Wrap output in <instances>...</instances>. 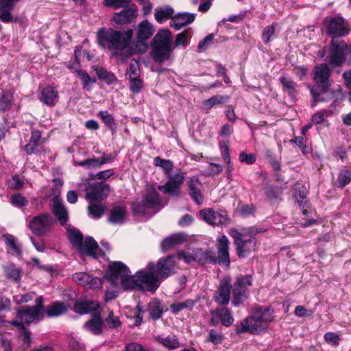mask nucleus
<instances>
[{"instance_id": "obj_1", "label": "nucleus", "mask_w": 351, "mask_h": 351, "mask_svg": "<svg viewBox=\"0 0 351 351\" xmlns=\"http://www.w3.org/2000/svg\"><path fill=\"white\" fill-rule=\"evenodd\" d=\"M133 29L125 31L115 30L112 28L100 29L97 33V41L104 49L115 50L114 56L124 61L134 53V47L132 43Z\"/></svg>"}, {"instance_id": "obj_2", "label": "nucleus", "mask_w": 351, "mask_h": 351, "mask_svg": "<svg viewBox=\"0 0 351 351\" xmlns=\"http://www.w3.org/2000/svg\"><path fill=\"white\" fill-rule=\"evenodd\" d=\"M273 320L272 311L269 308L256 306L253 308L252 314L236 326L238 334L250 332L258 334L264 331L268 322Z\"/></svg>"}, {"instance_id": "obj_3", "label": "nucleus", "mask_w": 351, "mask_h": 351, "mask_svg": "<svg viewBox=\"0 0 351 351\" xmlns=\"http://www.w3.org/2000/svg\"><path fill=\"white\" fill-rule=\"evenodd\" d=\"M151 56L154 62L161 63L170 59L173 50L171 32L160 29L154 35L151 44Z\"/></svg>"}, {"instance_id": "obj_4", "label": "nucleus", "mask_w": 351, "mask_h": 351, "mask_svg": "<svg viewBox=\"0 0 351 351\" xmlns=\"http://www.w3.org/2000/svg\"><path fill=\"white\" fill-rule=\"evenodd\" d=\"M330 70L328 64H320L314 67L313 79L320 88L308 85V88L313 98L312 106H315L317 103L325 101L320 96L328 91V88L330 86Z\"/></svg>"}, {"instance_id": "obj_5", "label": "nucleus", "mask_w": 351, "mask_h": 351, "mask_svg": "<svg viewBox=\"0 0 351 351\" xmlns=\"http://www.w3.org/2000/svg\"><path fill=\"white\" fill-rule=\"evenodd\" d=\"M128 267L122 262H114L109 266L106 280L114 287H121L125 290H132L136 285Z\"/></svg>"}, {"instance_id": "obj_6", "label": "nucleus", "mask_w": 351, "mask_h": 351, "mask_svg": "<svg viewBox=\"0 0 351 351\" xmlns=\"http://www.w3.org/2000/svg\"><path fill=\"white\" fill-rule=\"evenodd\" d=\"M68 238L71 244L82 254L94 258L99 256L98 244L93 237H86L83 241L82 233L75 228H70L68 230Z\"/></svg>"}, {"instance_id": "obj_7", "label": "nucleus", "mask_w": 351, "mask_h": 351, "mask_svg": "<svg viewBox=\"0 0 351 351\" xmlns=\"http://www.w3.org/2000/svg\"><path fill=\"white\" fill-rule=\"evenodd\" d=\"M147 271L141 270L132 276L136 285L132 289H140L154 291L159 287V278L155 271V265L152 263L148 264Z\"/></svg>"}, {"instance_id": "obj_8", "label": "nucleus", "mask_w": 351, "mask_h": 351, "mask_svg": "<svg viewBox=\"0 0 351 351\" xmlns=\"http://www.w3.org/2000/svg\"><path fill=\"white\" fill-rule=\"evenodd\" d=\"M258 233V230L254 228H250L247 232H239L235 230H232L230 232L233 237L237 247V252L239 257H246L249 253L254 250L256 246V240L252 237Z\"/></svg>"}, {"instance_id": "obj_9", "label": "nucleus", "mask_w": 351, "mask_h": 351, "mask_svg": "<svg viewBox=\"0 0 351 351\" xmlns=\"http://www.w3.org/2000/svg\"><path fill=\"white\" fill-rule=\"evenodd\" d=\"M162 202L159 193L155 189H152L144 195L141 203H132V209L135 214L143 215L146 214L147 209H160Z\"/></svg>"}, {"instance_id": "obj_10", "label": "nucleus", "mask_w": 351, "mask_h": 351, "mask_svg": "<svg viewBox=\"0 0 351 351\" xmlns=\"http://www.w3.org/2000/svg\"><path fill=\"white\" fill-rule=\"evenodd\" d=\"M324 24L327 35L332 39L346 36L351 31L350 23L340 16L326 17L324 19Z\"/></svg>"}, {"instance_id": "obj_11", "label": "nucleus", "mask_w": 351, "mask_h": 351, "mask_svg": "<svg viewBox=\"0 0 351 351\" xmlns=\"http://www.w3.org/2000/svg\"><path fill=\"white\" fill-rule=\"evenodd\" d=\"M154 32V25L147 20L140 22L136 29V40L133 42L134 52L136 53H144L148 49L147 40Z\"/></svg>"}, {"instance_id": "obj_12", "label": "nucleus", "mask_w": 351, "mask_h": 351, "mask_svg": "<svg viewBox=\"0 0 351 351\" xmlns=\"http://www.w3.org/2000/svg\"><path fill=\"white\" fill-rule=\"evenodd\" d=\"M54 223L49 213H42L34 217L29 222L28 227L37 236H43L51 231Z\"/></svg>"}, {"instance_id": "obj_13", "label": "nucleus", "mask_w": 351, "mask_h": 351, "mask_svg": "<svg viewBox=\"0 0 351 351\" xmlns=\"http://www.w3.org/2000/svg\"><path fill=\"white\" fill-rule=\"evenodd\" d=\"M43 317L44 315L39 314L36 308L27 306L18 310L16 319L10 324L19 328H24L25 325H29L35 320H41Z\"/></svg>"}, {"instance_id": "obj_14", "label": "nucleus", "mask_w": 351, "mask_h": 351, "mask_svg": "<svg viewBox=\"0 0 351 351\" xmlns=\"http://www.w3.org/2000/svg\"><path fill=\"white\" fill-rule=\"evenodd\" d=\"M251 286L252 278L250 276L239 278L236 280L232 286L233 305L237 306L246 300L247 291Z\"/></svg>"}, {"instance_id": "obj_15", "label": "nucleus", "mask_w": 351, "mask_h": 351, "mask_svg": "<svg viewBox=\"0 0 351 351\" xmlns=\"http://www.w3.org/2000/svg\"><path fill=\"white\" fill-rule=\"evenodd\" d=\"M177 265L176 256H168L161 258L155 265V271L160 278H166L176 273Z\"/></svg>"}, {"instance_id": "obj_16", "label": "nucleus", "mask_w": 351, "mask_h": 351, "mask_svg": "<svg viewBox=\"0 0 351 351\" xmlns=\"http://www.w3.org/2000/svg\"><path fill=\"white\" fill-rule=\"evenodd\" d=\"M186 173L180 172L170 174L167 182L164 185L158 186V189L172 196H178L180 193L181 185L184 183Z\"/></svg>"}, {"instance_id": "obj_17", "label": "nucleus", "mask_w": 351, "mask_h": 351, "mask_svg": "<svg viewBox=\"0 0 351 351\" xmlns=\"http://www.w3.org/2000/svg\"><path fill=\"white\" fill-rule=\"evenodd\" d=\"M109 192V184L104 182H93L89 184L85 197L90 202H100L108 197Z\"/></svg>"}, {"instance_id": "obj_18", "label": "nucleus", "mask_w": 351, "mask_h": 351, "mask_svg": "<svg viewBox=\"0 0 351 351\" xmlns=\"http://www.w3.org/2000/svg\"><path fill=\"white\" fill-rule=\"evenodd\" d=\"M234 322L232 311L226 307L217 308L210 311V318L208 324L210 326H217L219 323L228 327Z\"/></svg>"}, {"instance_id": "obj_19", "label": "nucleus", "mask_w": 351, "mask_h": 351, "mask_svg": "<svg viewBox=\"0 0 351 351\" xmlns=\"http://www.w3.org/2000/svg\"><path fill=\"white\" fill-rule=\"evenodd\" d=\"M231 288V278L230 277L224 278L221 280L218 289L214 293V301L221 305L228 304L230 301Z\"/></svg>"}, {"instance_id": "obj_20", "label": "nucleus", "mask_w": 351, "mask_h": 351, "mask_svg": "<svg viewBox=\"0 0 351 351\" xmlns=\"http://www.w3.org/2000/svg\"><path fill=\"white\" fill-rule=\"evenodd\" d=\"M346 48L347 45L344 40L332 39L330 43V63L337 66L341 65L345 59L344 51Z\"/></svg>"}, {"instance_id": "obj_21", "label": "nucleus", "mask_w": 351, "mask_h": 351, "mask_svg": "<svg viewBox=\"0 0 351 351\" xmlns=\"http://www.w3.org/2000/svg\"><path fill=\"white\" fill-rule=\"evenodd\" d=\"M200 218L210 226H221L226 223L228 218L226 214L215 211L212 208H205L199 211Z\"/></svg>"}, {"instance_id": "obj_22", "label": "nucleus", "mask_w": 351, "mask_h": 351, "mask_svg": "<svg viewBox=\"0 0 351 351\" xmlns=\"http://www.w3.org/2000/svg\"><path fill=\"white\" fill-rule=\"evenodd\" d=\"M72 278L78 285L88 289H99L102 285V280L100 278L93 277L86 272L75 273Z\"/></svg>"}, {"instance_id": "obj_23", "label": "nucleus", "mask_w": 351, "mask_h": 351, "mask_svg": "<svg viewBox=\"0 0 351 351\" xmlns=\"http://www.w3.org/2000/svg\"><path fill=\"white\" fill-rule=\"evenodd\" d=\"M137 8L135 5L125 6L120 12L114 13L112 21L117 25H125L134 21L136 17Z\"/></svg>"}, {"instance_id": "obj_24", "label": "nucleus", "mask_w": 351, "mask_h": 351, "mask_svg": "<svg viewBox=\"0 0 351 351\" xmlns=\"http://www.w3.org/2000/svg\"><path fill=\"white\" fill-rule=\"evenodd\" d=\"M189 187V193L191 199L197 204L200 205L204 202L202 194V184L197 176H193L189 179L187 182Z\"/></svg>"}, {"instance_id": "obj_25", "label": "nucleus", "mask_w": 351, "mask_h": 351, "mask_svg": "<svg viewBox=\"0 0 351 351\" xmlns=\"http://www.w3.org/2000/svg\"><path fill=\"white\" fill-rule=\"evenodd\" d=\"M217 248L219 263L229 267L230 263L228 252L229 241L226 236L222 235L217 239Z\"/></svg>"}, {"instance_id": "obj_26", "label": "nucleus", "mask_w": 351, "mask_h": 351, "mask_svg": "<svg viewBox=\"0 0 351 351\" xmlns=\"http://www.w3.org/2000/svg\"><path fill=\"white\" fill-rule=\"evenodd\" d=\"M52 211L61 225H64L68 221V211L63 204L62 200L56 196L52 200Z\"/></svg>"}, {"instance_id": "obj_27", "label": "nucleus", "mask_w": 351, "mask_h": 351, "mask_svg": "<svg viewBox=\"0 0 351 351\" xmlns=\"http://www.w3.org/2000/svg\"><path fill=\"white\" fill-rule=\"evenodd\" d=\"M73 308L74 311L80 314H86L91 312L97 313H99L100 306L96 302L85 300L77 301Z\"/></svg>"}, {"instance_id": "obj_28", "label": "nucleus", "mask_w": 351, "mask_h": 351, "mask_svg": "<svg viewBox=\"0 0 351 351\" xmlns=\"http://www.w3.org/2000/svg\"><path fill=\"white\" fill-rule=\"evenodd\" d=\"M58 99V92L56 87L48 85L41 90L40 100L49 106H55Z\"/></svg>"}, {"instance_id": "obj_29", "label": "nucleus", "mask_w": 351, "mask_h": 351, "mask_svg": "<svg viewBox=\"0 0 351 351\" xmlns=\"http://www.w3.org/2000/svg\"><path fill=\"white\" fill-rule=\"evenodd\" d=\"M195 14L191 13H182L178 14L173 17L171 22L170 25L171 27L175 28L176 30L180 29L182 27L191 23L195 20Z\"/></svg>"}, {"instance_id": "obj_30", "label": "nucleus", "mask_w": 351, "mask_h": 351, "mask_svg": "<svg viewBox=\"0 0 351 351\" xmlns=\"http://www.w3.org/2000/svg\"><path fill=\"white\" fill-rule=\"evenodd\" d=\"M127 219L126 209L123 206L113 207L109 213L108 221L112 224H122Z\"/></svg>"}, {"instance_id": "obj_31", "label": "nucleus", "mask_w": 351, "mask_h": 351, "mask_svg": "<svg viewBox=\"0 0 351 351\" xmlns=\"http://www.w3.org/2000/svg\"><path fill=\"white\" fill-rule=\"evenodd\" d=\"M8 252L13 256H19L22 254L21 245L17 242L16 239L12 234L3 235Z\"/></svg>"}, {"instance_id": "obj_32", "label": "nucleus", "mask_w": 351, "mask_h": 351, "mask_svg": "<svg viewBox=\"0 0 351 351\" xmlns=\"http://www.w3.org/2000/svg\"><path fill=\"white\" fill-rule=\"evenodd\" d=\"M69 304L62 302H54L45 308L46 314L49 317H58L67 312Z\"/></svg>"}, {"instance_id": "obj_33", "label": "nucleus", "mask_w": 351, "mask_h": 351, "mask_svg": "<svg viewBox=\"0 0 351 351\" xmlns=\"http://www.w3.org/2000/svg\"><path fill=\"white\" fill-rule=\"evenodd\" d=\"M185 238V235L182 233L172 234L162 242L161 248L163 251H167L182 243Z\"/></svg>"}, {"instance_id": "obj_34", "label": "nucleus", "mask_w": 351, "mask_h": 351, "mask_svg": "<svg viewBox=\"0 0 351 351\" xmlns=\"http://www.w3.org/2000/svg\"><path fill=\"white\" fill-rule=\"evenodd\" d=\"M103 321L99 315V313H94L93 318L86 322L84 324V327L93 333L94 335H98L102 332Z\"/></svg>"}, {"instance_id": "obj_35", "label": "nucleus", "mask_w": 351, "mask_h": 351, "mask_svg": "<svg viewBox=\"0 0 351 351\" xmlns=\"http://www.w3.org/2000/svg\"><path fill=\"white\" fill-rule=\"evenodd\" d=\"M195 261L199 263H204L206 262L215 263L217 257L215 253L212 250H202V249H197L194 250Z\"/></svg>"}, {"instance_id": "obj_36", "label": "nucleus", "mask_w": 351, "mask_h": 351, "mask_svg": "<svg viewBox=\"0 0 351 351\" xmlns=\"http://www.w3.org/2000/svg\"><path fill=\"white\" fill-rule=\"evenodd\" d=\"M147 311L152 319L157 320L160 318L163 313V308L160 301L156 298L152 300L148 304Z\"/></svg>"}, {"instance_id": "obj_37", "label": "nucleus", "mask_w": 351, "mask_h": 351, "mask_svg": "<svg viewBox=\"0 0 351 351\" xmlns=\"http://www.w3.org/2000/svg\"><path fill=\"white\" fill-rule=\"evenodd\" d=\"M279 80L282 85L283 91L287 93L291 97H295L298 93L296 83L287 76H281Z\"/></svg>"}, {"instance_id": "obj_38", "label": "nucleus", "mask_w": 351, "mask_h": 351, "mask_svg": "<svg viewBox=\"0 0 351 351\" xmlns=\"http://www.w3.org/2000/svg\"><path fill=\"white\" fill-rule=\"evenodd\" d=\"M294 197L300 207H304L306 204V189L304 184L300 182L295 184L293 186Z\"/></svg>"}, {"instance_id": "obj_39", "label": "nucleus", "mask_w": 351, "mask_h": 351, "mask_svg": "<svg viewBox=\"0 0 351 351\" xmlns=\"http://www.w3.org/2000/svg\"><path fill=\"white\" fill-rule=\"evenodd\" d=\"M173 13V9L169 5L164 8H157L154 13L155 19L159 23H162L165 21L171 19Z\"/></svg>"}, {"instance_id": "obj_40", "label": "nucleus", "mask_w": 351, "mask_h": 351, "mask_svg": "<svg viewBox=\"0 0 351 351\" xmlns=\"http://www.w3.org/2000/svg\"><path fill=\"white\" fill-rule=\"evenodd\" d=\"M199 297H197L195 300L188 299L182 302L172 304L170 306L171 310L173 313H178L183 309L191 310L199 301Z\"/></svg>"}, {"instance_id": "obj_41", "label": "nucleus", "mask_w": 351, "mask_h": 351, "mask_svg": "<svg viewBox=\"0 0 351 351\" xmlns=\"http://www.w3.org/2000/svg\"><path fill=\"white\" fill-rule=\"evenodd\" d=\"M230 97L228 95H215L208 99L203 101V107L206 110L211 109L214 106L217 104H222L227 102Z\"/></svg>"}, {"instance_id": "obj_42", "label": "nucleus", "mask_w": 351, "mask_h": 351, "mask_svg": "<svg viewBox=\"0 0 351 351\" xmlns=\"http://www.w3.org/2000/svg\"><path fill=\"white\" fill-rule=\"evenodd\" d=\"M4 271L8 278L16 282H19L21 280V269L16 267L14 265L10 264L4 267Z\"/></svg>"}, {"instance_id": "obj_43", "label": "nucleus", "mask_w": 351, "mask_h": 351, "mask_svg": "<svg viewBox=\"0 0 351 351\" xmlns=\"http://www.w3.org/2000/svg\"><path fill=\"white\" fill-rule=\"evenodd\" d=\"M155 339L158 343H161L170 350L176 349L180 346L178 339L174 337L169 336L165 338H162L160 336H157Z\"/></svg>"}, {"instance_id": "obj_44", "label": "nucleus", "mask_w": 351, "mask_h": 351, "mask_svg": "<svg viewBox=\"0 0 351 351\" xmlns=\"http://www.w3.org/2000/svg\"><path fill=\"white\" fill-rule=\"evenodd\" d=\"M106 207L99 204H90L88 206L89 215L95 219L100 218L104 214Z\"/></svg>"}, {"instance_id": "obj_45", "label": "nucleus", "mask_w": 351, "mask_h": 351, "mask_svg": "<svg viewBox=\"0 0 351 351\" xmlns=\"http://www.w3.org/2000/svg\"><path fill=\"white\" fill-rule=\"evenodd\" d=\"M75 73L77 77L82 81L84 89L89 90L90 89L89 85L95 82V80L91 78L85 71L76 70Z\"/></svg>"}, {"instance_id": "obj_46", "label": "nucleus", "mask_w": 351, "mask_h": 351, "mask_svg": "<svg viewBox=\"0 0 351 351\" xmlns=\"http://www.w3.org/2000/svg\"><path fill=\"white\" fill-rule=\"evenodd\" d=\"M99 116L104 123L114 132L117 128V123L113 117L107 111H100Z\"/></svg>"}, {"instance_id": "obj_47", "label": "nucleus", "mask_w": 351, "mask_h": 351, "mask_svg": "<svg viewBox=\"0 0 351 351\" xmlns=\"http://www.w3.org/2000/svg\"><path fill=\"white\" fill-rule=\"evenodd\" d=\"M94 70L96 71V73L99 79L105 80L108 83H112L116 80V77L114 74L108 72L104 68L95 66L93 67Z\"/></svg>"}, {"instance_id": "obj_48", "label": "nucleus", "mask_w": 351, "mask_h": 351, "mask_svg": "<svg viewBox=\"0 0 351 351\" xmlns=\"http://www.w3.org/2000/svg\"><path fill=\"white\" fill-rule=\"evenodd\" d=\"M154 161V165L162 168L165 173H169L173 167V164L170 160H165L160 157H156Z\"/></svg>"}, {"instance_id": "obj_49", "label": "nucleus", "mask_w": 351, "mask_h": 351, "mask_svg": "<svg viewBox=\"0 0 351 351\" xmlns=\"http://www.w3.org/2000/svg\"><path fill=\"white\" fill-rule=\"evenodd\" d=\"M130 80V90L133 93H138L140 92L143 87V80L139 77H131L128 79Z\"/></svg>"}, {"instance_id": "obj_50", "label": "nucleus", "mask_w": 351, "mask_h": 351, "mask_svg": "<svg viewBox=\"0 0 351 351\" xmlns=\"http://www.w3.org/2000/svg\"><path fill=\"white\" fill-rule=\"evenodd\" d=\"M130 1L131 0H104V5L106 7H112L114 9H119L124 8L130 3Z\"/></svg>"}, {"instance_id": "obj_51", "label": "nucleus", "mask_w": 351, "mask_h": 351, "mask_svg": "<svg viewBox=\"0 0 351 351\" xmlns=\"http://www.w3.org/2000/svg\"><path fill=\"white\" fill-rule=\"evenodd\" d=\"M75 165H78V166L85 167L87 169H90V168L97 169V168H99L101 167L100 164H99V158H88L84 161L76 162Z\"/></svg>"}, {"instance_id": "obj_52", "label": "nucleus", "mask_w": 351, "mask_h": 351, "mask_svg": "<svg viewBox=\"0 0 351 351\" xmlns=\"http://www.w3.org/2000/svg\"><path fill=\"white\" fill-rule=\"evenodd\" d=\"M239 160L241 162L246 165H252L256 160V156L254 154H247L245 152H242L239 156Z\"/></svg>"}, {"instance_id": "obj_53", "label": "nucleus", "mask_w": 351, "mask_h": 351, "mask_svg": "<svg viewBox=\"0 0 351 351\" xmlns=\"http://www.w3.org/2000/svg\"><path fill=\"white\" fill-rule=\"evenodd\" d=\"M351 181V172L349 171H342L339 175L338 182L339 186L343 188Z\"/></svg>"}, {"instance_id": "obj_54", "label": "nucleus", "mask_w": 351, "mask_h": 351, "mask_svg": "<svg viewBox=\"0 0 351 351\" xmlns=\"http://www.w3.org/2000/svg\"><path fill=\"white\" fill-rule=\"evenodd\" d=\"M126 75H128V79L139 76L140 69L138 64L136 61H132L130 62Z\"/></svg>"}, {"instance_id": "obj_55", "label": "nucleus", "mask_w": 351, "mask_h": 351, "mask_svg": "<svg viewBox=\"0 0 351 351\" xmlns=\"http://www.w3.org/2000/svg\"><path fill=\"white\" fill-rule=\"evenodd\" d=\"M11 203L17 207L22 208L27 204L28 201L22 195L16 194L12 196Z\"/></svg>"}, {"instance_id": "obj_56", "label": "nucleus", "mask_w": 351, "mask_h": 351, "mask_svg": "<svg viewBox=\"0 0 351 351\" xmlns=\"http://www.w3.org/2000/svg\"><path fill=\"white\" fill-rule=\"evenodd\" d=\"M106 322L111 328H116L121 325L119 317L114 316L112 311L109 313L108 317L106 318Z\"/></svg>"}, {"instance_id": "obj_57", "label": "nucleus", "mask_w": 351, "mask_h": 351, "mask_svg": "<svg viewBox=\"0 0 351 351\" xmlns=\"http://www.w3.org/2000/svg\"><path fill=\"white\" fill-rule=\"evenodd\" d=\"M275 33V25L273 24L271 25L267 26L262 34V38L265 43H268L270 41V38Z\"/></svg>"}, {"instance_id": "obj_58", "label": "nucleus", "mask_w": 351, "mask_h": 351, "mask_svg": "<svg viewBox=\"0 0 351 351\" xmlns=\"http://www.w3.org/2000/svg\"><path fill=\"white\" fill-rule=\"evenodd\" d=\"M223 339V336L220 332L217 330L212 329L210 330L208 340L214 344L221 343Z\"/></svg>"}, {"instance_id": "obj_59", "label": "nucleus", "mask_w": 351, "mask_h": 351, "mask_svg": "<svg viewBox=\"0 0 351 351\" xmlns=\"http://www.w3.org/2000/svg\"><path fill=\"white\" fill-rule=\"evenodd\" d=\"M294 313L296 316L300 317L311 316L313 314L312 310L306 309L303 306L298 305L295 307Z\"/></svg>"}, {"instance_id": "obj_60", "label": "nucleus", "mask_w": 351, "mask_h": 351, "mask_svg": "<svg viewBox=\"0 0 351 351\" xmlns=\"http://www.w3.org/2000/svg\"><path fill=\"white\" fill-rule=\"evenodd\" d=\"M35 296V293H27L23 295H18L14 297V300L16 303H27L31 300H33V298Z\"/></svg>"}, {"instance_id": "obj_61", "label": "nucleus", "mask_w": 351, "mask_h": 351, "mask_svg": "<svg viewBox=\"0 0 351 351\" xmlns=\"http://www.w3.org/2000/svg\"><path fill=\"white\" fill-rule=\"evenodd\" d=\"M324 339L327 343H330L333 346L339 345L340 340L339 337L332 332H326L324 335Z\"/></svg>"}, {"instance_id": "obj_62", "label": "nucleus", "mask_w": 351, "mask_h": 351, "mask_svg": "<svg viewBox=\"0 0 351 351\" xmlns=\"http://www.w3.org/2000/svg\"><path fill=\"white\" fill-rule=\"evenodd\" d=\"M177 259H182L186 263H189L193 261H195L194 251L190 252H180L177 256Z\"/></svg>"}, {"instance_id": "obj_63", "label": "nucleus", "mask_w": 351, "mask_h": 351, "mask_svg": "<svg viewBox=\"0 0 351 351\" xmlns=\"http://www.w3.org/2000/svg\"><path fill=\"white\" fill-rule=\"evenodd\" d=\"M69 347L71 351H85L84 344L73 338L69 341Z\"/></svg>"}, {"instance_id": "obj_64", "label": "nucleus", "mask_w": 351, "mask_h": 351, "mask_svg": "<svg viewBox=\"0 0 351 351\" xmlns=\"http://www.w3.org/2000/svg\"><path fill=\"white\" fill-rule=\"evenodd\" d=\"M293 73L300 80H302L304 77L306 76L307 73H308V69L304 66H295L293 68Z\"/></svg>"}]
</instances>
